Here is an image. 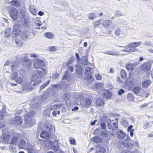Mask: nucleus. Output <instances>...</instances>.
Returning a JSON list of instances; mask_svg holds the SVG:
<instances>
[{"label": "nucleus", "mask_w": 153, "mask_h": 153, "mask_svg": "<svg viewBox=\"0 0 153 153\" xmlns=\"http://www.w3.org/2000/svg\"><path fill=\"white\" fill-rule=\"evenodd\" d=\"M34 114V112L32 111L28 112L25 115V125L26 126H30L34 124V121L32 119Z\"/></svg>", "instance_id": "1"}, {"label": "nucleus", "mask_w": 153, "mask_h": 153, "mask_svg": "<svg viewBox=\"0 0 153 153\" xmlns=\"http://www.w3.org/2000/svg\"><path fill=\"white\" fill-rule=\"evenodd\" d=\"M21 25L18 23L15 24L13 27L12 35L14 37L20 35L22 32Z\"/></svg>", "instance_id": "2"}, {"label": "nucleus", "mask_w": 153, "mask_h": 153, "mask_svg": "<svg viewBox=\"0 0 153 153\" xmlns=\"http://www.w3.org/2000/svg\"><path fill=\"white\" fill-rule=\"evenodd\" d=\"M47 126L45 128L47 131H43L40 134V136L41 137L45 139H49L50 138V134L51 131L52 129L51 128V126Z\"/></svg>", "instance_id": "3"}, {"label": "nucleus", "mask_w": 153, "mask_h": 153, "mask_svg": "<svg viewBox=\"0 0 153 153\" xmlns=\"http://www.w3.org/2000/svg\"><path fill=\"white\" fill-rule=\"evenodd\" d=\"M34 36L33 32L32 31L27 30L23 31L21 35V38L23 40H26L27 39L32 38Z\"/></svg>", "instance_id": "4"}, {"label": "nucleus", "mask_w": 153, "mask_h": 153, "mask_svg": "<svg viewBox=\"0 0 153 153\" xmlns=\"http://www.w3.org/2000/svg\"><path fill=\"white\" fill-rule=\"evenodd\" d=\"M19 16L20 19L24 20V22H23L22 23L24 25H26L28 21L29 18L26 15L24 10L23 9L20 10Z\"/></svg>", "instance_id": "5"}, {"label": "nucleus", "mask_w": 153, "mask_h": 153, "mask_svg": "<svg viewBox=\"0 0 153 153\" xmlns=\"http://www.w3.org/2000/svg\"><path fill=\"white\" fill-rule=\"evenodd\" d=\"M91 100L89 98H82L80 101L81 105L83 107H86L91 105Z\"/></svg>", "instance_id": "6"}, {"label": "nucleus", "mask_w": 153, "mask_h": 153, "mask_svg": "<svg viewBox=\"0 0 153 153\" xmlns=\"http://www.w3.org/2000/svg\"><path fill=\"white\" fill-rule=\"evenodd\" d=\"M9 13L13 19H16L18 16V11L14 7L10 9L9 10Z\"/></svg>", "instance_id": "7"}, {"label": "nucleus", "mask_w": 153, "mask_h": 153, "mask_svg": "<svg viewBox=\"0 0 153 153\" xmlns=\"http://www.w3.org/2000/svg\"><path fill=\"white\" fill-rule=\"evenodd\" d=\"M48 143L50 146L51 149L55 152H57L59 149V146L57 142H53L51 140H49Z\"/></svg>", "instance_id": "8"}, {"label": "nucleus", "mask_w": 153, "mask_h": 153, "mask_svg": "<svg viewBox=\"0 0 153 153\" xmlns=\"http://www.w3.org/2000/svg\"><path fill=\"white\" fill-rule=\"evenodd\" d=\"M141 43V42L139 41L131 43L129 44V46L130 47V49L133 50H131V52H134L137 51V49L136 48L140 46Z\"/></svg>", "instance_id": "9"}, {"label": "nucleus", "mask_w": 153, "mask_h": 153, "mask_svg": "<svg viewBox=\"0 0 153 153\" xmlns=\"http://www.w3.org/2000/svg\"><path fill=\"white\" fill-rule=\"evenodd\" d=\"M115 34L120 38H123L125 36L124 30L122 28L116 29L114 31Z\"/></svg>", "instance_id": "10"}, {"label": "nucleus", "mask_w": 153, "mask_h": 153, "mask_svg": "<svg viewBox=\"0 0 153 153\" xmlns=\"http://www.w3.org/2000/svg\"><path fill=\"white\" fill-rule=\"evenodd\" d=\"M28 54H25V56L23 58V65L26 68H29L31 66V61L30 60L27 58V55H28Z\"/></svg>", "instance_id": "11"}, {"label": "nucleus", "mask_w": 153, "mask_h": 153, "mask_svg": "<svg viewBox=\"0 0 153 153\" xmlns=\"http://www.w3.org/2000/svg\"><path fill=\"white\" fill-rule=\"evenodd\" d=\"M151 67V64L149 62H146L142 65V69L144 71H149Z\"/></svg>", "instance_id": "12"}, {"label": "nucleus", "mask_w": 153, "mask_h": 153, "mask_svg": "<svg viewBox=\"0 0 153 153\" xmlns=\"http://www.w3.org/2000/svg\"><path fill=\"white\" fill-rule=\"evenodd\" d=\"M113 25V22L111 20H102V25L104 27H111Z\"/></svg>", "instance_id": "13"}, {"label": "nucleus", "mask_w": 153, "mask_h": 153, "mask_svg": "<svg viewBox=\"0 0 153 153\" xmlns=\"http://www.w3.org/2000/svg\"><path fill=\"white\" fill-rule=\"evenodd\" d=\"M135 65V64L128 62L126 64L125 67L126 69L128 71L132 72L134 70V67Z\"/></svg>", "instance_id": "14"}, {"label": "nucleus", "mask_w": 153, "mask_h": 153, "mask_svg": "<svg viewBox=\"0 0 153 153\" xmlns=\"http://www.w3.org/2000/svg\"><path fill=\"white\" fill-rule=\"evenodd\" d=\"M117 137L119 139H123L126 136L125 133L122 130H118L117 132Z\"/></svg>", "instance_id": "15"}, {"label": "nucleus", "mask_w": 153, "mask_h": 153, "mask_svg": "<svg viewBox=\"0 0 153 153\" xmlns=\"http://www.w3.org/2000/svg\"><path fill=\"white\" fill-rule=\"evenodd\" d=\"M26 145V141L23 139L20 140L19 142L18 147L20 149H23Z\"/></svg>", "instance_id": "16"}, {"label": "nucleus", "mask_w": 153, "mask_h": 153, "mask_svg": "<svg viewBox=\"0 0 153 153\" xmlns=\"http://www.w3.org/2000/svg\"><path fill=\"white\" fill-rule=\"evenodd\" d=\"M111 95V92L108 90L104 89L102 91V96L104 98H108L110 97Z\"/></svg>", "instance_id": "17"}, {"label": "nucleus", "mask_w": 153, "mask_h": 153, "mask_svg": "<svg viewBox=\"0 0 153 153\" xmlns=\"http://www.w3.org/2000/svg\"><path fill=\"white\" fill-rule=\"evenodd\" d=\"M13 122L14 124L18 125L21 124L22 122V117L20 116L16 117L13 120Z\"/></svg>", "instance_id": "18"}, {"label": "nucleus", "mask_w": 153, "mask_h": 153, "mask_svg": "<svg viewBox=\"0 0 153 153\" xmlns=\"http://www.w3.org/2000/svg\"><path fill=\"white\" fill-rule=\"evenodd\" d=\"M122 146L126 148H131L132 146V144L130 142L123 140L121 143Z\"/></svg>", "instance_id": "19"}, {"label": "nucleus", "mask_w": 153, "mask_h": 153, "mask_svg": "<svg viewBox=\"0 0 153 153\" xmlns=\"http://www.w3.org/2000/svg\"><path fill=\"white\" fill-rule=\"evenodd\" d=\"M20 64V63L18 61H16L12 62L10 66L12 70L13 71L16 70Z\"/></svg>", "instance_id": "20"}, {"label": "nucleus", "mask_w": 153, "mask_h": 153, "mask_svg": "<svg viewBox=\"0 0 153 153\" xmlns=\"http://www.w3.org/2000/svg\"><path fill=\"white\" fill-rule=\"evenodd\" d=\"M11 28L10 27L6 28L4 31V33L5 37L8 38L10 37L11 33Z\"/></svg>", "instance_id": "21"}, {"label": "nucleus", "mask_w": 153, "mask_h": 153, "mask_svg": "<svg viewBox=\"0 0 153 153\" xmlns=\"http://www.w3.org/2000/svg\"><path fill=\"white\" fill-rule=\"evenodd\" d=\"M19 138L18 135H15L13 136L11 139V143L13 145H16L18 143V139Z\"/></svg>", "instance_id": "22"}, {"label": "nucleus", "mask_w": 153, "mask_h": 153, "mask_svg": "<svg viewBox=\"0 0 153 153\" xmlns=\"http://www.w3.org/2000/svg\"><path fill=\"white\" fill-rule=\"evenodd\" d=\"M151 83V82L148 80L146 79L142 83V87L144 88H147Z\"/></svg>", "instance_id": "23"}, {"label": "nucleus", "mask_w": 153, "mask_h": 153, "mask_svg": "<svg viewBox=\"0 0 153 153\" xmlns=\"http://www.w3.org/2000/svg\"><path fill=\"white\" fill-rule=\"evenodd\" d=\"M92 140L95 143H101L102 141V139L99 136H95L93 137Z\"/></svg>", "instance_id": "24"}, {"label": "nucleus", "mask_w": 153, "mask_h": 153, "mask_svg": "<svg viewBox=\"0 0 153 153\" xmlns=\"http://www.w3.org/2000/svg\"><path fill=\"white\" fill-rule=\"evenodd\" d=\"M29 8L30 13L34 15H36L37 13V11L33 6H30L29 7Z\"/></svg>", "instance_id": "25"}, {"label": "nucleus", "mask_w": 153, "mask_h": 153, "mask_svg": "<svg viewBox=\"0 0 153 153\" xmlns=\"http://www.w3.org/2000/svg\"><path fill=\"white\" fill-rule=\"evenodd\" d=\"M44 36L47 38L49 39H52L54 37V35L50 32H47L44 33Z\"/></svg>", "instance_id": "26"}, {"label": "nucleus", "mask_w": 153, "mask_h": 153, "mask_svg": "<svg viewBox=\"0 0 153 153\" xmlns=\"http://www.w3.org/2000/svg\"><path fill=\"white\" fill-rule=\"evenodd\" d=\"M1 138L2 140L5 143H7L10 139L9 136L7 135H3Z\"/></svg>", "instance_id": "27"}, {"label": "nucleus", "mask_w": 153, "mask_h": 153, "mask_svg": "<svg viewBox=\"0 0 153 153\" xmlns=\"http://www.w3.org/2000/svg\"><path fill=\"white\" fill-rule=\"evenodd\" d=\"M10 80H15V79L18 76V73L16 71L13 72L12 74H10Z\"/></svg>", "instance_id": "28"}, {"label": "nucleus", "mask_w": 153, "mask_h": 153, "mask_svg": "<svg viewBox=\"0 0 153 153\" xmlns=\"http://www.w3.org/2000/svg\"><path fill=\"white\" fill-rule=\"evenodd\" d=\"M104 100L101 98L97 99L96 101L97 105L99 106H102L104 104Z\"/></svg>", "instance_id": "29"}, {"label": "nucleus", "mask_w": 153, "mask_h": 153, "mask_svg": "<svg viewBox=\"0 0 153 153\" xmlns=\"http://www.w3.org/2000/svg\"><path fill=\"white\" fill-rule=\"evenodd\" d=\"M48 96V95L47 93H45L39 96V98L41 101H44L47 99Z\"/></svg>", "instance_id": "30"}, {"label": "nucleus", "mask_w": 153, "mask_h": 153, "mask_svg": "<svg viewBox=\"0 0 153 153\" xmlns=\"http://www.w3.org/2000/svg\"><path fill=\"white\" fill-rule=\"evenodd\" d=\"M140 91V88L138 86H136L133 88V92L136 95H137Z\"/></svg>", "instance_id": "31"}, {"label": "nucleus", "mask_w": 153, "mask_h": 153, "mask_svg": "<svg viewBox=\"0 0 153 153\" xmlns=\"http://www.w3.org/2000/svg\"><path fill=\"white\" fill-rule=\"evenodd\" d=\"M11 4L15 6L18 7L20 5V3L19 0H13L11 1Z\"/></svg>", "instance_id": "32"}, {"label": "nucleus", "mask_w": 153, "mask_h": 153, "mask_svg": "<svg viewBox=\"0 0 153 153\" xmlns=\"http://www.w3.org/2000/svg\"><path fill=\"white\" fill-rule=\"evenodd\" d=\"M131 50H132L130 49V47L129 46V45L125 47H123V48L121 49V51H123L128 52H132Z\"/></svg>", "instance_id": "33"}, {"label": "nucleus", "mask_w": 153, "mask_h": 153, "mask_svg": "<svg viewBox=\"0 0 153 153\" xmlns=\"http://www.w3.org/2000/svg\"><path fill=\"white\" fill-rule=\"evenodd\" d=\"M120 76L122 78L125 79L127 77L126 74V72L123 69H122L120 71Z\"/></svg>", "instance_id": "34"}, {"label": "nucleus", "mask_w": 153, "mask_h": 153, "mask_svg": "<svg viewBox=\"0 0 153 153\" xmlns=\"http://www.w3.org/2000/svg\"><path fill=\"white\" fill-rule=\"evenodd\" d=\"M34 62L33 65V68L36 69H40V67L41 66L39 64V63L36 59L34 60Z\"/></svg>", "instance_id": "35"}, {"label": "nucleus", "mask_w": 153, "mask_h": 153, "mask_svg": "<svg viewBox=\"0 0 153 153\" xmlns=\"http://www.w3.org/2000/svg\"><path fill=\"white\" fill-rule=\"evenodd\" d=\"M15 43L17 47H20L22 46V42L20 39H15Z\"/></svg>", "instance_id": "36"}, {"label": "nucleus", "mask_w": 153, "mask_h": 153, "mask_svg": "<svg viewBox=\"0 0 153 153\" xmlns=\"http://www.w3.org/2000/svg\"><path fill=\"white\" fill-rule=\"evenodd\" d=\"M74 56H71L68 59V61L66 64V66H68L69 65L71 64L73 62L74 59Z\"/></svg>", "instance_id": "37"}, {"label": "nucleus", "mask_w": 153, "mask_h": 153, "mask_svg": "<svg viewBox=\"0 0 153 153\" xmlns=\"http://www.w3.org/2000/svg\"><path fill=\"white\" fill-rule=\"evenodd\" d=\"M27 151L28 153H33V148L32 145H29L27 148Z\"/></svg>", "instance_id": "38"}, {"label": "nucleus", "mask_w": 153, "mask_h": 153, "mask_svg": "<svg viewBox=\"0 0 153 153\" xmlns=\"http://www.w3.org/2000/svg\"><path fill=\"white\" fill-rule=\"evenodd\" d=\"M127 98L130 101H133L134 99V94L132 93H129L127 94Z\"/></svg>", "instance_id": "39"}, {"label": "nucleus", "mask_w": 153, "mask_h": 153, "mask_svg": "<svg viewBox=\"0 0 153 153\" xmlns=\"http://www.w3.org/2000/svg\"><path fill=\"white\" fill-rule=\"evenodd\" d=\"M112 131H114L117 129L118 128V122H113L112 123Z\"/></svg>", "instance_id": "40"}, {"label": "nucleus", "mask_w": 153, "mask_h": 153, "mask_svg": "<svg viewBox=\"0 0 153 153\" xmlns=\"http://www.w3.org/2000/svg\"><path fill=\"white\" fill-rule=\"evenodd\" d=\"M50 82V80H48L45 83L42 85H41L39 88V89L40 90H42L45 88L46 86L48 85Z\"/></svg>", "instance_id": "41"}, {"label": "nucleus", "mask_w": 153, "mask_h": 153, "mask_svg": "<svg viewBox=\"0 0 153 153\" xmlns=\"http://www.w3.org/2000/svg\"><path fill=\"white\" fill-rule=\"evenodd\" d=\"M105 53L106 54L114 56H117L118 54L115 51H105Z\"/></svg>", "instance_id": "42"}, {"label": "nucleus", "mask_w": 153, "mask_h": 153, "mask_svg": "<svg viewBox=\"0 0 153 153\" xmlns=\"http://www.w3.org/2000/svg\"><path fill=\"white\" fill-rule=\"evenodd\" d=\"M38 78V75L36 73H33L31 78V81L32 82L34 81L37 80Z\"/></svg>", "instance_id": "43"}, {"label": "nucleus", "mask_w": 153, "mask_h": 153, "mask_svg": "<svg viewBox=\"0 0 153 153\" xmlns=\"http://www.w3.org/2000/svg\"><path fill=\"white\" fill-rule=\"evenodd\" d=\"M92 69L89 67H87L85 69L84 74H89L92 73Z\"/></svg>", "instance_id": "44"}, {"label": "nucleus", "mask_w": 153, "mask_h": 153, "mask_svg": "<svg viewBox=\"0 0 153 153\" xmlns=\"http://www.w3.org/2000/svg\"><path fill=\"white\" fill-rule=\"evenodd\" d=\"M121 124L124 127H126L128 126V121L125 120H121Z\"/></svg>", "instance_id": "45"}, {"label": "nucleus", "mask_w": 153, "mask_h": 153, "mask_svg": "<svg viewBox=\"0 0 153 153\" xmlns=\"http://www.w3.org/2000/svg\"><path fill=\"white\" fill-rule=\"evenodd\" d=\"M70 97V94L68 93H65L63 96L62 98L65 101L68 100Z\"/></svg>", "instance_id": "46"}, {"label": "nucleus", "mask_w": 153, "mask_h": 153, "mask_svg": "<svg viewBox=\"0 0 153 153\" xmlns=\"http://www.w3.org/2000/svg\"><path fill=\"white\" fill-rule=\"evenodd\" d=\"M34 23L35 25H37L39 26L42 25V22L40 20L38 19H35Z\"/></svg>", "instance_id": "47"}, {"label": "nucleus", "mask_w": 153, "mask_h": 153, "mask_svg": "<svg viewBox=\"0 0 153 153\" xmlns=\"http://www.w3.org/2000/svg\"><path fill=\"white\" fill-rule=\"evenodd\" d=\"M102 20L97 21L95 22L94 25V26L96 27L100 25H102Z\"/></svg>", "instance_id": "48"}, {"label": "nucleus", "mask_w": 153, "mask_h": 153, "mask_svg": "<svg viewBox=\"0 0 153 153\" xmlns=\"http://www.w3.org/2000/svg\"><path fill=\"white\" fill-rule=\"evenodd\" d=\"M31 88L32 87L30 86L26 85L23 87V89L24 91H29Z\"/></svg>", "instance_id": "49"}, {"label": "nucleus", "mask_w": 153, "mask_h": 153, "mask_svg": "<svg viewBox=\"0 0 153 153\" xmlns=\"http://www.w3.org/2000/svg\"><path fill=\"white\" fill-rule=\"evenodd\" d=\"M31 88L32 87L30 86L26 85L23 87V89L24 91H29Z\"/></svg>", "instance_id": "50"}, {"label": "nucleus", "mask_w": 153, "mask_h": 153, "mask_svg": "<svg viewBox=\"0 0 153 153\" xmlns=\"http://www.w3.org/2000/svg\"><path fill=\"white\" fill-rule=\"evenodd\" d=\"M83 63L84 65H87L88 64V62L87 60V58L86 56H84L83 57Z\"/></svg>", "instance_id": "51"}, {"label": "nucleus", "mask_w": 153, "mask_h": 153, "mask_svg": "<svg viewBox=\"0 0 153 153\" xmlns=\"http://www.w3.org/2000/svg\"><path fill=\"white\" fill-rule=\"evenodd\" d=\"M108 131H102L101 133V136L103 138L106 137L107 136Z\"/></svg>", "instance_id": "52"}, {"label": "nucleus", "mask_w": 153, "mask_h": 153, "mask_svg": "<svg viewBox=\"0 0 153 153\" xmlns=\"http://www.w3.org/2000/svg\"><path fill=\"white\" fill-rule=\"evenodd\" d=\"M37 61L39 63V64L41 66H45V62L42 60L39 59H36Z\"/></svg>", "instance_id": "53"}, {"label": "nucleus", "mask_w": 153, "mask_h": 153, "mask_svg": "<svg viewBox=\"0 0 153 153\" xmlns=\"http://www.w3.org/2000/svg\"><path fill=\"white\" fill-rule=\"evenodd\" d=\"M102 86V84L100 83H97L94 84V87L97 89L100 88Z\"/></svg>", "instance_id": "54"}, {"label": "nucleus", "mask_w": 153, "mask_h": 153, "mask_svg": "<svg viewBox=\"0 0 153 153\" xmlns=\"http://www.w3.org/2000/svg\"><path fill=\"white\" fill-rule=\"evenodd\" d=\"M145 94V91L144 90L140 91L137 95L144 98V94Z\"/></svg>", "instance_id": "55"}, {"label": "nucleus", "mask_w": 153, "mask_h": 153, "mask_svg": "<svg viewBox=\"0 0 153 153\" xmlns=\"http://www.w3.org/2000/svg\"><path fill=\"white\" fill-rule=\"evenodd\" d=\"M22 77H23V76H22ZM23 81V78L22 77H21V76L19 77L16 79V80H15L16 82L18 84L21 83Z\"/></svg>", "instance_id": "56"}, {"label": "nucleus", "mask_w": 153, "mask_h": 153, "mask_svg": "<svg viewBox=\"0 0 153 153\" xmlns=\"http://www.w3.org/2000/svg\"><path fill=\"white\" fill-rule=\"evenodd\" d=\"M56 47L55 46H53L49 47L48 48L49 51L51 52H54L56 51Z\"/></svg>", "instance_id": "57"}, {"label": "nucleus", "mask_w": 153, "mask_h": 153, "mask_svg": "<svg viewBox=\"0 0 153 153\" xmlns=\"http://www.w3.org/2000/svg\"><path fill=\"white\" fill-rule=\"evenodd\" d=\"M96 17V14L95 13H92L90 14L88 16V18L89 19H93Z\"/></svg>", "instance_id": "58"}, {"label": "nucleus", "mask_w": 153, "mask_h": 153, "mask_svg": "<svg viewBox=\"0 0 153 153\" xmlns=\"http://www.w3.org/2000/svg\"><path fill=\"white\" fill-rule=\"evenodd\" d=\"M144 45L146 46H152V45L151 42L149 41H145L144 42Z\"/></svg>", "instance_id": "59"}, {"label": "nucleus", "mask_w": 153, "mask_h": 153, "mask_svg": "<svg viewBox=\"0 0 153 153\" xmlns=\"http://www.w3.org/2000/svg\"><path fill=\"white\" fill-rule=\"evenodd\" d=\"M59 74L57 73H55L53 74L52 79H56L59 76Z\"/></svg>", "instance_id": "60"}, {"label": "nucleus", "mask_w": 153, "mask_h": 153, "mask_svg": "<svg viewBox=\"0 0 153 153\" xmlns=\"http://www.w3.org/2000/svg\"><path fill=\"white\" fill-rule=\"evenodd\" d=\"M60 113L59 111H57L56 110H54L52 112V114L54 116H56V114L59 115Z\"/></svg>", "instance_id": "61"}, {"label": "nucleus", "mask_w": 153, "mask_h": 153, "mask_svg": "<svg viewBox=\"0 0 153 153\" xmlns=\"http://www.w3.org/2000/svg\"><path fill=\"white\" fill-rule=\"evenodd\" d=\"M40 69L42 70V72L43 75H45L47 74V71L46 69L43 68H40Z\"/></svg>", "instance_id": "62"}, {"label": "nucleus", "mask_w": 153, "mask_h": 153, "mask_svg": "<svg viewBox=\"0 0 153 153\" xmlns=\"http://www.w3.org/2000/svg\"><path fill=\"white\" fill-rule=\"evenodd\" d=\"M99 151L102 153H104L105 152V147H100L99 148Z\"/></svg>", "instance_id": "63"}, {"label": "nucleus", "mask_w": 153, "mask_h": 153, "mask_svg": "<svg viewBox=\"0 0 153 153\" xmlns=\"http://www.w3.org/2000/svg\"><path fill=\"white\" fill-rule=\"evenodd\" d=\"M100 126L102 129H106V125L105 123H101L100 124Z\"/></svg>", "instance_id": "64"}]
</instances>
